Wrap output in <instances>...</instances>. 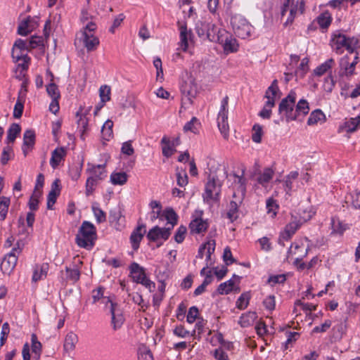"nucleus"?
I'll list each match as a JSON object with an SVG mask.
<instances>
[{"instance_id": "nucleus-1", "label": "nucleus", "mask_w": 360, "mask_h": 360, "mask_svg": "<svg viewBox=\"0 0 360 360\" xmlns=\"http://www.w3.org/2000/svg\"><path fill=\"white\" fill-rule=\"evenodd\" d=\"M163 216L165 220L167 221L166 226L160 228L158 226H155L150 229L146 235L148 240L152 242H158L160 240L165 241L169 238L171 231L177 224L178 216L172 208H167L164 210Z\"/></svg>"}, {"instance_id": "nucleus-2", "label": "nucleus", "mask_w": 360, "mask_h": 360, "mask_svg": "<svg viewBox=\"0 0 360 360\" xmlns=\"http://www.w3.org/2000/svg\"><path fill=\"white\" fill-rule=\"evenodd\" d=\"M331 46L338 54L342 53L345 50L353 54L357 49L360 48V41L356 37H348L340 32L336 31L332 35Z\"/></svg>"}, {"instance_id": "nucleus-3", "label": "nucleus", "mask_w": 360, "mask_h": 360, "mask_svg": "<svg viewBox=\"0 0 360 360\" xmlns=\"http://www.w3.org/2000/svg\"><path fill=\"white\" fill-rule=\"evenodd\" d=\"M96 235V228L94 224L84 221L76 236L75 242L79 247L90 250L94 245Z\"/></svg>"}, {"instance_id": "nucleus-4", "label": "nucleus", "mask_w": 360, "mask_h": 360, "mask_svg": "<svg viewBox=\"0 0 360 360\" xmlns=\"http://www.w3.org/2000/svg\"><path fill=\"white\" fill-rule=\"evenodd\" d=\"M296 98V93L294 91H290L279 103L278 113L285 116L287 122L297 120L295 106Z\"/></svg>"}, {"instance_id": "nucleus-5", "label": "nucleus", "mask_w": 360, "mask_h": 360, "mask_svg": "<svg viewBox=\"0 0 360 360\" xmlns=\"http://www.w3.org/2000/svg\"><path fill=\"white\" fill-rule=\"evenodd\" d=\"M218 30H221L208 20H199L195 25L196 33L203 40L215 42L219 39Z\"/></svg>"}, {"instance_id": "nucleus-6", "label": "nucleus", "mask_w": 360, "mask_h": 360, "mask_svg": "<svg viewBox=\"0 0 360 360\" xmlns=\"http://www.w3.org/2000/svg\"><path fill=\"white\" fill-rule=\"evenodd\" d=\"M231 25L235 34L242 39L250 37L253 30L249 22L240 14H235L231 17Z\"/></svg>"}, {"instance_id": "nucleus-7", "label": "nucleus", "mask_w": 360, "mask_h": 360, "mask_svg": "<svg viewBox=\"0 0 360 360\" xmlns=\"http://www.w3.org/2000/svg\"><path fill=\"white\" fill-rule=\"evenodd\" d=\"M244 169L242 171L241 175L236 174H228L224 172L226 177L231 181V186L233 189V198L239 197V201L243 200L246 192V179L244 178Z\"/></svg>"}, {"instance_id": "nucleus-8", "label": "nucleus", "mask_w": 360, "mask_h": 360, "mask_svg": "<svg viewBox=\"0 0 360 360\" xmlns=\"http://www.w3.org/2000/svg\"><path fill=\"white\" fill-rule=\"evenodd\" d=\"M96 29V25L91 21L88 22L82 32V42L87 51H93L99 45V39L92 33Z\"/></svg>"}, {"instance_id": "nucleus-9", "label": "nucleus", "mask_w": 360, "mask_h": 360, "mask_svg": "<svg viewBox=\"0 0 360 360\" xmlns=\"http://www.w3.org/2000/svg\"><path fill=\"white\" fill-rule=\"evenodd\" d=\"M298 4V0L296 1V3H295L294 0H284L281 8V16L284 17L287 14L288 11H289L287 20L285 22V25L291 24L298 13H300V14L303 13V4L301 2L299 6Z\"/></svg>"}, {"instance_id": "nucleus-10", "label": "nucleus", "mask_w": 360, "mask_h": 360, "mask_svg": "<svg viewBox=\"0 0 360 360\" xmlns=\"http://www.w3.org/2000/svg\"><path fill=\"white\" fill-rule=\"evenodd\" d=\"M221 184L215 176H210L205 185V193L202 195L205 202L217 200L221 192Z\"/></svg>"}, {"instance_id": "nucleus-11", "label": "nucleus", "mask_w": 360, "mask_h": 360, "mask_svg": "<svg viewBox=\"0 0 360 360\" xmlns=\"http://www.w3.org/2000/svg\"><path fill=\"white\" fill-rule=\"evenodd\" d=\"M228 103L229 97L226 96L221 102L220 110L217 117V124L219 129L224 139H227L229 136V124H228Z\"/></svg>"}, {"instance_id": "nucleus-12", "label": "nucleus", "mask_w": 360, "mask_h": 360, "mask_svg": "<svg viewBox=\"0 0 360 360\" xmlns=\"http://www.w3.org/2000/svg\"><path fill=\"white\" fill-rule=\"evenodd\" d=\"M219 39L215 42L219 43L223 46L226 53H233L238 50V44L233 36L225 30H218Z\"/></svg>"}, {"instance_id": "nucleus-13", "label": "nucleus", "mask_w": 360, "mask_h": 360, "mask_svg": "<svg viewBox=\"0 0 360 360\" xmlns=\"http://www.w3.org/2000/svg\"><path fill=\"white\" fill-rule=\"evenodd\" d=\"M21 250L19 247L13 248L11 252L8 253L1 264V270L4 274L10 275L16 266L18 256Z\"/></svg>"}, {"instance_id": "nucleus-14", "label": "nucleus", "mask_w": 360, "mask_h": 360, "mask_svg": "<svg viewBox=\"0 0 360 360\" xmlns=\"http://www.w3.org/2000/svg\"><path fill=\"white\" fill-rule=\"evenodd\" d=\"M182 93V103L184 105L191 104L193 99L195 97L198 92V88L194 80L191 78L184 81L181 86Z\"/></svg>"}, {"instance_id": "nucleus-15", "label": "nucleus", "mask_w": 360, "mask_h": 360, "mask_svg": "<svg viewBox=\"0 0 360 360\" xmlns=\"http://www.w3.org/2000/svg\"><path fill=\"white\" fill-rule=\"evenodd\" d=\"M304 221L297 220L296 218H294L285 226L284 231L281 233L279 243H281V240H289Z\"/></svg>"}, {"instance_id": "nucleus-16", "label": "nucleus", "mask_w": 360, "mask_h": 360, "mask_svg": "<svg viewBox=\"0 0 360 360\" xmlns=\"http://www.w3.org/2000/svg\"><path fill=\"white\" fill-rule=\"evenodd\" d=\"M12 58L15 62H19L18 67H20L22 70H27L30 58L27 56V52H24L21 49L13 47Z\"/></svg>"}, {"instance_id": "nucleus-17", "label": "nucleus", "mask_w": 360, "mask_h": 360, "mask_svg": "<svg viewBox=\"0 0 360 360\" xmlns=\"http://www.w3.org/2000/svg\"><path fill=\"white\" fill-rule=\"evenodd\" d=\"M146 233V226L143 224H139L131 233L130 236V242L131 247L134 250L139 248V244Z\"/></svg>"}, {"instance_id": "nucleus-18", "label": "nucleus", "mask_w": 360, "mask_h": 360, "mask_svg": "<svg viewBox=\"0 0 360 360\" xmlns=\"http://www.w3.org/2000/svg\"><path fill=\"white\" fill-rule=\"evenodd\" d=\"M109 311L111 314V323L114 330L120 329L123 323L124 317L117 310V304L115 303H110Z\"/></svg>"}, {"instance_id": "nucleus-19", "label": "nucleus", "mask_w": 360, "mask_h": 360, "mask_svg": "<svg viewBox=\"0 0 360 360\" xmlns=\"http://www.w3.org/2000/svg\"><path fill=\"white\" fill-rule=\"evenodd\" d=\"M91 297L93 303H101L105 305V307L110 308V303H114L109 297L104 295V288L103 287H98L94 289L91 292Z\"/></svg>"}, {"instance_id": "nucleus-20", "label": "nucleus", "mask_w": 360, "mask_h": 360, "mask_svg": "<svg viewBox=\"0 0 360 360\" xmlns=\"http://www.w3.org/2000/svg\"><path fill=\"white\" fill-rule=\"evenodd\" d=\"M234 198L236 200L231 201L226 214V218L229 219L231 222H233L238 218V208L243 202V200L239 201V197Z\"/></svg>"}, {"instance_id": "nucleus-21", "label": "nucleus", "mask_w": 360, "mask_h": 360, "mask_svg": "<svg viewBox=\"0 0 360 360\" xmlns=\"http://www.w3.org/2000/svg\"><path fill=\"white\" fill-rule=\"evenodd\" d=\"M129 269L133 281L137 283H139L146 276L144 269L136 262H133Z\"/></svg>"}, {"instance_id": "nucleus-22", "label": "nucleus", "mask_w": 360, "mask_h": 360, "mask_svg": "<svg viewBox=\"0 0 360 360\" xmlns=\"http://www.w3.org/2000/svg\"><path fill=\"white\" fill-rule=\"evenodd\" d=\"M66 155V150L64 147L56 148L51 153L50 159L51 166L55 169Z\"/></svg>"}, {"instance_id": "nucleus-23", "label": "nucleus", "mask_w": 360, "mask_h": 360, "mask_svg": "<svg viewBox=\"0 0 360 360\" xmlns=\"http://www.w3.org/2000/svg\"><path fill=\"white\" fill-rule=\"evenodd\" d=\"M192 32L187 29L186 25L180 27V42L179 46L183 51H186L188 47V40L191 39Z\"/></svg>"}, {"instance_id": "nucleus-24", "label": "nucleus", "mask_w": 360, "mask_h": 360, "mask_svg": "<svg viewBox=\"0 0 360 360\" xmlns=\"http://www.w3.org/2000/svg\"><path fill=\"white\" fill-rule=\"evenodd\" d=\"M189 226L191 231L193 233L199 234L207 231L208 228V224L207 221H205L201 218H196L191 221Z\"/></svg>"}, {"instance_id": "nucleus-25", "label": "nucleus", "mask_w": 360, "mask_h": 360, "mask_svg": "<svg viewBox=\"0 0 360 360\" xmlns=\"http://www.w3.org/2000/svg\"><path fill=\"white\" fill-rule=\"evenodd\" d=\"M58 180L56 179L52 184L51 190L47 196V208L52 210L53 205L56 203L57 197L60 194V188L58 186Z\"/></svg>"}, {"instance_id": "nucleus-26", "label": "nucleus", "mask_w": 360, "mask_h": 360, "mask_svg": "<svg viewBox=\"0 0 360 360\" xmlns=\"http://www.w3.org/2000/svg\"><path fill=\"white\" fill-rule=\"evenodd\" d=\"M87 171L90 173V177L102 180L105 176V165H89Z\"/></svg>"}, {"instance_id": "nucleus-27", "label": "nucleus", "mask_w": 360, "mask_h": 360, "mask_svg": "<svg viewBox=\"0 0 360 360\" xmlns=\"http://www.w3.org/2000/svg\"><path fill=\"white\" fill-rule=\"evenodd\" d=\"M257 318V314L255 311H248L243 314L238 321V323L243 328H246L252 326Z\"/></svg>"}, {"instance_id": "nucleus-28", "label": "nucleus", "mask_w": 360, "mask_h": 360, "mask_svg": "<svg viewBox=\"0 0 360 360\" xmlns=\"http://www.w3.org/2000/svg\"><path fill=\"white\" fill-rule=\"evenodd\" d=\"M280 92L278 86V81L277 79H274L271 86L268 87L265 92L264 97L267 99V101H273L275 104V101L276 98H279L278 94Z\"/></svg>"}, {"instance_id": "nucleus-29", "label": "nucleus", "mask_w": 360, "mask_h": 360, "mask_svg": "<svg viewBox=\"0 0 360 360\" xmlns=\"http://www.w3.org/2000/svg\"><path fill=\"white\" fill-rule=\"evenodd\" d=\"M78 342V337L77 334L73 332H70L67 334L63 347L66 352H71L75 348V345Z\"/></svg>"}, {"instance_id": "nucleus-30", "label": "nucleus", "mask_w": 360, "mask_h": 360, "mask_svg": "<svg viewBox=\"0 0 360 360\" xmlns=\"http://www.w3.org/2000/svg\"><path fill=\"white\" fill-rule=\"evenodd\" d=\"M298 176L299 172L297 171H292L285 176L283 186L287 194L290 195L293 188V182L298 178Z\"/></svg>"}, {"instance_id": "nucleus-31", "label": "nucleus", "mask_w": 360, "mask_h": 360, "mask_svg": "<svg viewBox=\"0 0 360 360\" xmlns=\"http://www.w3.org/2000/svg\"><path fill=\"white\" fill-rule=\"evenodd\" d=\"M360 127V116L349 118L343 126V129L348 133H352Z\"/></svg>"}, {"instance_id": "nucleus-32", "label": "nucleus", "mask_w": 360, "mask_h": 360, "mask_svg": "<svg viewBox=\"0 0 360 360\" xmlns=\"http://www.w3.org/2000/svg\"><path fill=\"white\" fill-rule=\"evenodd\" d=\"M35 142V134L32 130H26L23 136L22 151L25 155H27L25 147H32Z\"/></svg>"}, {"instance_id": "nucleus-33", "label": "nucleus", "mask_w": 360, "mask_h": 360, "mask_svg": "<svg viewBox=\"0 0 360 360\" xmlns=\"http://www.w3.org/2000/svg\"><path fill=\"white\" fill-rule=\"evenodd\" d=\"M335 65V60L333 58H329L323 63L319 65L314 70V75L316 76H322L330 70L332 67Z\"/></svg>"}, {"instance_id": "nucleus-34", "label": "nucleus", "mask_w": 360, "mask_h": 360, "mask_svg": "<svg viewBox=\"0 0 360 360\" xmlns=\"http://www.w3.org/2000/svg\"><path fill=\"white\" fill-rule=\"evenodd\" d=\"M66 278L68 280L71 281L74 283L77 282L80 277V269L79 267L73 264L72 266L66 267Z\"/></svg>"}, {"instance_id": "nucleus-35", "label": "nucleus", "mask_w": 360, "mask_h": 360, "mask_svg": "<svg viewBox=\"0 0 360 360\" xmlns=\"http://www.w3.org/2000/svg\"><path fill=\"white\" fill-rule=\"evenodd\" d=\"M274 174V169L270 167H266L259 174L257 178V182L262 186H265L273 178Z\"/></svg>"}, {"instance_id": "nucleus-36", "label": "nucleus", "mask_w": 360, "mask_h": 360, "mask_svg": "<svg viewBox=\"0 0 360 360\" xmlns=\"http://www.w3.org/2000/svg\"><path fill=\"white\" fill-rule=\"evenodd\" d=\"M309 111V103L305 99H300L295 106V112L297 119L302 116L304 117L308 114Z\"/></svg>"}, {"instance_id": "nucleus-37", "label": "nucleus", "mask_w": 360, "mask_h": 360, "mask_svg": "<svg viewBox=\"0 0 360 360\" xmlns=\"http://www.w3.org/2000/svg\"><path fill=\"white\" fill-rule=\"evenodd\" d=\"M316 21L321 28L326 29L331 24V15L328 11L323 12L317 17Z\"/></svg>"}, {"instance_id": "nucleus-38", "label": "nucleus", "mask_w": 360, "mask_h": 360, "mask_svg": "<svg viewBox=\"0 0 360 360\" xmlns=\"http://www.w3.org/2000/svg\"><path fill=\"white\" fill-rule=\"evenodd\" d=\"M192 0H179V4L180 8L182 10L184 17L190 18L193 14V6H191Z\"/></svg>"}, {"instance_id": "nucleus-39", "label": "nucleus", "mask_w": 360, "mask_h": 360, "mask_svg": "<svg viewBox=\"0 0 360 360\" xmlns=\"http://www.w3.org/2000/svg\"><path fill=\"white\" fill-rule=\"evenodd\" d=\"M24 102H25V98H24L23 96H22V93L20 92L18 100L15 103V105L14 109H13V117L15 118L21 117L22 112H23V109H24Z\"/></svg>"}, {"instance_id": "nucleus-40", "label": "nucleus", "mask_w": 360, "mask_h": 360, "mask_svg": "<svg viewBox=\"0 0 360 360\" xmlns=\"http://www.w3.org/2000/svg\"><path fill=\"white\" fill-rule=\"evenodd\" d=\"M200 126V123L199 120L195 117H193L189 122L186 123L184 127V131L186 132L191 131L193 134H198L199 132Z\"/></svg>"}, {"instance_id": "nucleus-41", "label": "nucleus", "mask_w": 360, "mask_h": 360, "mask_svg": "<svg viewBox=\"0 0 360 360\" xmlns=\"http://www.w3.org/2000/svg\"><path fill=\"white\" fill-rule=\"evenodd\" d=\"M325 119V115L321 110H316L313 111L307 120L309 125H314L317 124L319 122L323 121Z\"/></svg>"}, {"instance_id": "nucleus-42", "label": "nucleus", "mask_w": 360, "mask_h": 360, "mask_svg": "<svg viewBox=\"0 0 360 360\" xmlns=\"http://www.w3.org/2000/svg\"><path fill=\"white\" fill-rule=\"evenodd\" d=\"M20 130L21 129L18 124L13 123L11 125L7 132L8 143L14 142Z\"/></svg>"}, {"instance_id": "nucleus-43", "label": "nucleus", "mask_w": 360, "mask_h": 360, "mask_svg": "<svg viewBox=\"0 0 360 360\" xmlns=\"http://www.w3.org/2000/svg\"><path fill=\"white\" fill-rule=\"evenodd\" d=\"M110 181L114 185H124L127 181V175L125 172L112 173Z\"/></svg>"}, {"instance_id": "nucleus-44", "label": "nucleus", "mask_w": 360, "mask_h": 360, "mask_svg": "<svg viewBox=\"0 0 360 360\" xmlns=\"http://www.w3.org/2000/svg\"><path fill=\"white\" fill-rule=\"evenodd\" d=\"M14 157V153L11 146L4 148L1 155L0 162L2 165H6Z\"/></svg>"}, {"instance_id": "nucleus-45", "label": "nucleus", "mask_w": 360, "mask_h": 360, "mask_svg": "<svg viewBox=\"0 0 360 360\" xmlns=\"http://www.w3.org/2000/svg\"><path fill=\"white\" fill-rule=\"evenodd\" d=\"M250 299V292H245L242 293L236 301L237 308L240 310L246 309L249 304Z\"/></svg>"}, {"instance_id": "nucleus-46", "label": "nucleus", "mask_w": 360, "mask_h": 360, "mask_svg": "<svg viewBox=\"0 0 360 360\" xmlns=\"http://www.w3.org/2000/svg\"><path fill=\"white\" fill-rule=\"evenodd\" d=\"M233 285V281L232 279H230L226 282L221 283L217 288V292L220 295H227L232 291Z\"/></svg>"}, {"instance_id": "nucleus-47", "label": "nucleus", "mask_w": 360, "mask_h": 360, "mask_svg": "<svg viewBox=\"0 0 360 360\" xmlns=\"http://www.w3.org/2000/svg\"><path fill=\"white\" fill-rule=\"evenodd\" d=\"M31 342L32 353H34V354L38 359L39 358L41 352V344L39 341H38L37 335L34 333L31 335Z\"/></svg>"}, {"instance_id": "nucleus-48", "label": "nucleus", "mask_w": 360, "mask_h": 360, "mask_svg": "<svg viewBox=\"0 0 360 360\" xmlns=\"http://www.w3.org/2000/svg\"><path fill=\"white\" fill-rule=\"evenodd\" d=\"M112 127H113V122L110 120H108L103 124L101 133L103 135V139L106 140H109V139L112 135Z\"/></svg>"}, {"instance_id": "nucleus-49", "label": "nucleus", "mask_w": 360, "mask_h": 360, "mask_svg": "<svg viewBox=\"0 0 360 360\" xmlns=\"http://www.w3.org/2000/svg\"><path fill=\"white\" fill-rule=\"evenodd\" d=\"M47 268L43 265L41 266H37L33 273L32 281L37 282L41 279H43L46 276Z\"/></svg>"}, {"instance_id": "nucleus-50", "label": "nucleus", "mask_w": 360, "mask_h": 360, "mask_svg": "<svg viewBox=\"0 0 360 360\" xmlns=\"http://www.w3.org/2000/svg\"><path fill=\"white\" fill-rule=\"evenodd\" d=\"M273 101H266L264 108L259 112V115L264 119H269L271 115V108L274 107Z\"/></svg>"}, {"instance_id": "nucleus-51", "label": "nucleus", "mask_w": 360, "mask_h": 360, "mask_svg": "<svg viewBox=\"0 0 360 360\" xmlns=\"http://www.w3.org/2000/svg\"><path fill=\"white\" fill-rule=\"evenodd\" d=\"M32 29L30 25V20L22 21L18 27V33L22 36H26L32 32Z\"/></svg>"}, {"instance_id": "nucleus-52", "label": "nucleus", "mask_w": 360, "mask_h": 360, "mask_svg": "<svg viewBox=\"0 0 360 360\" xmlns=\"http://www.w3.org/2000/svg\"><path fill=\"white\" fill-rule=\"evenodd\" d=\"M304 248H309L308 247H305L302 243H294L291 245L290 248L288 250V254L291 255H298L303 254L304 252Z\"/></svg>"}, {"instance_id": "nucleus-53", "label": "nucleus", "mask_w": 360, "mask_h": 360, "mask_svg": "<svg viewBox=\"0 0 360 360\" xmlns=\"http://www.w3.org/2000/svg\"><path fill=\"white\" fill-rule=\"evenodd\" d=\"M309 251V248H304V252L303 254H300L299 257H297L295 262L294 265L297 268L298 270L302 271L304 269H307V264L302 262V259L307 255Z\"/></svg>"}, {"instance_id": "nucleus-54", "label": "nucleus", "mask_w": 360, "mask_h": 360, "mask_svg": "<svg viewBox=\"0 0 360 360\" xmlns=\"http://www.w3.org/2000/svg\"><path fill=\"white\" fill-rule=\"evenodd\" d=\"M330 224L333 233L342 234L345 230V226L338 219L333 218Z\"/></svg>"}, {"instance_id": "nucleus-55", "label": "nucleus", "mask_w": 360, "mask_h": 360, "mask_svg": "<svg viewBox=\"0 0 360 360\" xmlns=\"http://www.w3.org/2000/svg\"><path fill=\"white\" fill-rule=\"evenodd\" d=\"M98 180L93 179L89 176L86 182V191L85 193L87 196L91 195L95 190V188L98 184Z\"/></svg>"}, {"instance_id": "nucleus-56", "label": "nucleus", "mask_w": 360, "mask_h": 360, "mask_svg": "<svg viewBox=\"0 0 360 360\" xmlns=\"http://www.w3.org/2000/svg\"><path fill=\"white\" fill-rule=\"evenodd\" d=\"M252 139L254 142L259 143L261 142L262 136V127L258 124H255L252 127Z\"/></svg>"}, {"instance_id": "nucleus-57", "label": "nucleus", "mask_w": 360, "mask_h": 360, "mask_svg": "<svg viewBox=\"0 0 360 360\" xmlns=\"http://www.w3.org/2000/svg\"><path fill=\"white\" fill-rule=\"evenodd\" d=\"M110 88L107 85H103L100 87L99 89V95L101 98V101L103 103L108 101L110 99Z\"/></svg>"}, {"instance_id": "nucleus-58", "label": "nucleus", "mask_w": 360, "mask_h": 360, "mask_svg": "<svg viewBox=\"0 0 360 360\" xmlns=\"http://www.w3.org/2000/svg\"><path fill=\"white\" fill-rule=\"evenodd\" d=\"M46 91L52 99L60 98V92L57 85L54 82H50V84L47 85Z\"/></svg>"}, {"instance_id": "nucleus-59", "label": "nucleus", "mask_w": 360, "mask_h": 360, "mask_svg": "<svg viewBox=\"0 0 360 360\" xmlns=\"http://www.w3.org/2000/svg\"><path fill=\"white\" fill-rule=\"evenodd\" d=\"M335 82L334 80L333 77L331 75H329L324 79L323 88L325 91H326L328 93H330L335 86Z\"/></svg>"}, {"instance_id": "nucleus-60", "label": "nucleus", "mask_w": 360, "mask_h": 360, "mask_svg": "<svg viewBox=\"0 0 360 360\" xmlns=\"http://www.w3.org/2000/svg\"><path fill=\"white\" fill-rule=\"evenodd\" d=\"M186 227L181 225L180 226L178 229L176 230L175 234H174V240L177 243H181L184 238H185V236L186 234Z\"/></svg>"}, {"instance_id": "nucleus-61", "label": "nucleus", "mask_w": 360, "mask_h": 360, "mask_svg": "<svg viewBox=\"0 0 360 360\" xmlns=\"http://www.w3.org/2000/svg\"><path fill=\"white\" fill-rule=\"evenodd\" d=\"M162 143L165 145L162 147V154L166 157H170L174 153L173 147L170 145L169 141L166 138L163 137Z\"/></svg>"}, {"instance_id": "nucleus-62", "label": "nucleus", "mask_w": 360, "mask_h": 360, "mask_svg": "<svg viewBox=\"0 0 360 360\" xmlns=\"http://www.w3.org/2000/svg\"><path fill=\"white\" fill-rule=\"evenodd\" d=\"M278 208V206L276 200H274L272 198H269L266 200L267 212L269 214H271L272 217H274L276 215V210Z\"/></svg>"}, {"instance_id": "nucleus-63", "label": "nucleus", "mask_w": 360, "mask_h": 360, "mask_svg": "<svg viewBox=\"0 0 360 360\" xmlns=\"http://www.w3.org/2000/svg\"><path fill=\"white\" fill-rule=\"evenodd\" d=\"M92 210L94 214L96 219L97 222L101 223L105 221L106 215L105 213L99 207L94 205L92 206Z\"/></svg>"}, {"instance_id": "nucleus-64", "label": "nucleus", "mask_w": 360, "mask_h": 360, "mask_svg": "<svg viewBox=\"0 0 360 360\" xmlns=\"http://www.w3.org/2000/svg\"><path fill=\"white\" fill-rule=\"evenodd\" d=\"M263 304L266 309L273 311L276 306L275 297L274 295H269L264 300Z\"/></svg>"}]
</instances>
